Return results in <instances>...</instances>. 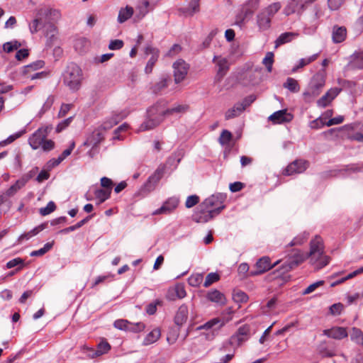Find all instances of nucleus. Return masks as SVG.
<instances>
[{"mask_svg": "<svg viewBox=\"0 0 363 363\" xmlns=\"http://www.w3.org/2000/svg\"><path fill=\"white\" fill-rule=\"evenodd\" d=\"M186 295L184 285L183 284H177L174 287L168 290L166 297L169 301H174L177 298H183Z\"/></svg>", "mask_w": 363, "mask_h": 363, "instance_id": "nucleus-17", "label": "nucleus"}, {"mask_svg": "<svg viewBox=\"0 0 363 363\" xmlns=\"http://www.w3.org/2000/svg\"><path fill=\"white\" fill-rule=\"evenodd\" d=\"M51 130L52 128L48 126L38 128L28 139V143L30 147L33 150L39 148Z\"/></svg>", "mask_w": 363, "mask_h": 363, "instance_id": "nucleus-9", "label": "nucleus"}, {"mask_svg": "<svg viewBox=\"0 0 363 363\" xmlns=\"http://www.w3.org/2000/svg\"><path fill=\"white\" fill-rule=\"evenodd\" d=\"M199 2L200 0H191L189 2L188 9L191 12V14L196 13L199 10Z\"/></svg>", "mask_w": 363, "mask_h": 363, "instance_id": "nucleus-63", "label": "nucleus"}, {"mask_svg": "<svg viewBox=\"0 0 363 363\" xmlns=\"http://www.w3.org/2000/svg\"><path fill=\"white\" fill-rule=\"evenodd\" d=\"M128 320H127L118 319L114 322L113 325L116 328H117L118 330L126 331L127 327H128Z\"/></svg>", "mask_w": 363, "mask_h": 363, "instance_id": "nucleus-55", "label": "nucleus"}, {"mask_svg": "<svg viewBox=\"0 0 363 363\" xmlns=\"http://www.w3.org/2000/svg\"><path fill=\"white\" fill-rule=\"evenodd\" d=\"M54 101H55L54 96L52 95L49 96L48 97L47 100L45 101V102L44 103V104L43 105V106L39 112V114L43 115L46 111H48L52 106Z\"/></svg>", "mask_w": 363, "mask_h": 363, "instance_id": "nucleus-49", "label": "nucleus"}, {"mask_svg": "<svg viewBox=\"0 0 363 363\" xmlns=\"http://www.w3.org/2000/svg\"><path fill=\"white\" fill-rule=\"evenodd\" d=\"M233 300L237 303H244L247 302V301L248 300L247 295L242 291H235L233 293Z\"/></svg>", "mask_w": 363, "mask_h": 363, "instance_id": "nucleus-48", "label": "nucleus"}, {"mask_svg": "<svg viewBox=\"0 0 363 363\" xmlns=\"http://www.w3.org/2000/svg\"><path fill=\"white\" fill-rule=\"evenodd\" d=\"M344 0H328V4L330 10L335 11L340 9Z\"/></svg>", "mask_w": 363, "mask_h": 363, "instance_id": "nucleus-60", "label": "nucleus"}, {"mask_svg": "<svg viewBox=\"0 0 363 363\" xmlns=\"http://www.w3.org/2000/svg\"><path fill=\"white\" fill-rule=\"evenodd\" d=\"M280 9L281 4L279 2L269 5L258 14V23H271L273 16Z\"/></svg>", "mask_w": 363, "mask_h": 363, "instance_id": "nucleus-11", "label": "nucleus"}, {"mask_svg": "<svg viewBox=\"0 0 363 363\" xmlns=\"http://www.w3.org/2000/svg\"><path fill=\"white\" fill-rule=\"evenodd\" d=\"M256 100V96L254 94H251L245 97L242 102H239L240 104H242L244 108V111L245 108L250 106Z\"/></svg>", "mask_w": 363, "mask_h": 363, "instance_id": "nucleus-61", "label": "nucleus"}, {"mask_svg": "<svg viewBox=\"0 0 363 363\" xmlns=\"http://www.w3.org/2000/svg\"><path fill=\"white\" fill-rule=\"evenodd\" d=\"M309 162L304 160H296L290 163L284 170V174L289 176L294 174H300L307 169Z\"/></svg>", "mask_w": 363, "mask_h": 363, "instance_id": "nucleus-12", "label": "nucleus"}, {"mask_svg": "<svg viewBox=\"0 0 363 363\" xmlns=\"http://www.w3.org/2000/svg\"><path fill=\"white\" fill-rule=\"evenodd\" d=\"M146 115L148 116V117L160 118L163 121L164 117L167 116L164 104L162 101L157 102L147 108Z\"/></svg>", "mask_w": 363, "mask_h": 363, "instance_id": "nucleus-16", "label": "nucleus"}, {"mask_svg": "<svg viewBox=\"0 0 363 363\" xmlns=\"http://www.w3.org/2000/svg\"><path fill=\"white\" fill-rule=\"evenodd\" d=\"M250 333V327L249 325H243L240 326L236 333L231 336L229 342L226 344L233 345L235 342L238 343V345H240L243 342L247 340Z\"/></svg>", "mask_w": 363, "mask_h": 363, "instance_id": "nucleus-13", "label": "nucleus"}, {"mask_svg": "<svg viewBox=\"0 0 363 363\" xmlns=\"http://www.w3.org/2000/svg\"><path fill=\"white\" fill-rule=\"evenodd\" d=\"M298 33L295 32H286L281 33L275 40V48L281 45L291 42L293 39L298 36Z\"/></svg>", "mask_w": 363, "mask_h": 363, "instance_id": "nucleus-24", "label": "nucleus"}, {"mask_svg": "<svg viewBox=\"0 0 363 363\" xmlns=\"http://www.w3.org/2000/svg\"><path fill=\"white\" fill-rule=\"evenodd\" d=\"M158 57H159L157 56H151L145 68V72L146 74H150L152 72V69L156 62L157 61Z\"/></svg>", "mask_w": 363, "mask_h": 363, "instance_id": "nucleus-54", "label": "nucleus"}, {"mask_svg": "<svg viewBox=\"0 0 363 363\" xmlns=\"http://www.w3.org/2000/svg\"><path fill=\"white\" fill-rule=\"evenodd\" d=\"M26 184L24 181L20 178L18 179L14 184H13L9 189L6 191V195L7 196H13L19 189L23 187Z\"/></svg>", "mask_w": 363, "mask_h": 363, "instance_id": "nucleus-34", "label": "nucleus"}, {"mask_svg": "<svg viewBox=\"0 0 363 363\" xmlns=\"http://www.w3.org/2000/svg\"><path fill=\"white\" fill-rule=\"evenodd\" d=\"M165 172V166L160 165L154 173L149 177L147 182L141 186L140 193L146 195L152 191L160 180L163 177Z\"/></svg>", "mask_w": 363, "mask_h": 363, "instance_id": "nucleus-5", "label": "nucleus"}, {"mask_svg": "<svg viewBox=\"0 0 363 363\" xmlns=\"http://www.w3.org/2000/svg\"><path fill=\"white\" fill-rule=\"evenodd\" d=\"M343 305L340 303H334L330 307V313L334 315H340L343 310Z\"/></svg>", "mask_w": 363, "mask_h": 363, "instance_id": "nucleus-58", "label": "nucleus"}, {"mask_svg": "<svg viewBox=\"0 0 363 363\" xmlns=\"http://www.w3.org/2000/svg\"><path fill=\"white\" fill-rule=\"evenodd\" d=\"M217 60V66L218 67V69L217 72V74L216 75V79L218 82H220L223 77L226 74L228 70L229 69V65L228 61L226 58L220 57L218 58L217 57H214L213 61L216 62V60Z\"/></svg>", "mask_w": 363, "mask_h": 363, "instance_id": "nucleus-19", "label": "nucleus"}, {"mask_svg": "<svg viewBox=\"0 0 363 363\" xmlns=\"http://www.w3.org/2000/svg\"><path fill=\"white\" fill-rule=\"evenodd\" d=\"M325 126V121L321 117H319L310 123V127L312 129H319Z\"/></svg>", "mask_w": 363, "mask_h": 363, "instance_id": "nucleus-59", "label": "nucleus"}, {"mask_svg": "<svg viewBox=\"0 0 363 363\" xmlns=\"http://www.w3.org/2000/svg\"><path fill=\"white\" fill-rule=\"evenodd\" d=\"M323 335L333 339L341 340L347 336V332L345 328L333 327L323 330Z\"/></svg>", "mask_w": 363, "mask_h": 363, "instance_id": "nucleus-20", "label": "nucleus"}, {"mask_svg": "<svg viewBox=\"0 0 363 363\" xmlns=\"http://www.w3.org/2000/svg\"><path fill=\"white\" fill-rule=\"evenodd\" d=\"M118 123V116L113 117L104 121L100 126L104 130L111 129Z\"/></svg>", "mask_w": 363, "mask_h": 363, "instance_id": "nucleus-47", "label": "nucleus"}, {"mask_svg": "<svg viewBox=\"0 0 363 363\" xmlns=\"http://www.w3.org/2000/svg\"><path fill=\"white\" fill-rule=\"evenodd\" d=\"M203 281V276L201 274H192L189 279L188 282L192 286H199Z\"/></svg>", "mask_w": 363, "mask_h": 363, "instance_id": "nucleus-45", "label": "nucleus"}, {"mask_svg": "<svg viewBox=\"0 0 363 363\" xmlns=\"http://www.w3.org/2000/svg\"><path fill=\"white\" fill-rule=\"evenodd\" d=\"M220 322V320L218 318H213L210 320L209 321L206 322L203 325L199 326L197 329L198 330H209L212 329L215 325H218Z\"/></svg>", "mask_w": 363, "mask_h": 363, "instance_id": "nucleus-50", "label": "nucleus"}, {"mask_svg": "<svg viewBox=\"0 0 363 363\" xmlns=\"http://www.w3.org/2000/svg\"><path fill=\"white\" fill-rule=\"evenodd\" d=\"M244 111L243 106L236 103L233 108L228 109L225 113V120H230L240 116Z\"/></svg>", "mask_w": 363, "mask_h": 363, "instance_id": "nucleus-26", "label": "nucleus"}, {"mask_svg": "<svg viewBox=\"0 0 363 363\" xmlns=\"http://www.w3.org/2000/svg\"><path fill=\"white\" fill-rule=\"evenodd\" d=\"M145 328V325L144 323L141 322H138L136 323H133L128 321L127 330L129 332H133V333H139L142 330H143Z\"/></svg>", "mask_w": 363, "mask_h": 363, "instance_id": "nucleus-41", "label": "nucleus"}, {"mask_svg": "<svg viewBox=\"0 0 363 363\" xmlns=\"http://www.w3.org/2000/svg\"><path fill=\"white\" fill-rule=\"evenodd\" d=\"M283 86L294 93H296L300 90L298 82L291 77L287 78L286 82L284 83Z\"/></svg>", "mask_w": 363, "mask_h": 363, "instance_id": "nucleus-35", "label": "nucleus"}, {"mask_svg": "<svg viewBox=\"0 0 363 363\" xmlns=\"http://www.w3.org/2000/svg\"><path fill=\"white\" fill-rule=\"evenodd\" d=\"M325 82L324 71L318 72L313 75L307 89L303 93L304 100L306 102H311L317 97L320 94L321 89L325 85Z\"/></svg>", "mask_w": 363, "mask_h": 363, "instance_id": "nucleus-3", "label": "nucleus"}, {"mask_svg": "<svg viewBox=\"0 0 363 363\" xmlns=\"http://www.w3.org/2000/svg\"><path fill=\"white\" fill-rule=\"evenodd\" d=\"M56 205L53 201H49L45 207L40 208L39 212L42 216H47L55 211Z\"/></svg>", "mask_w": 363, "mask_h": 363, "instance_id": "nucleus-43", "label": "nucleus"}, {"mask_svg": "<svg viewBox=\"0 0 363 363\" xmlns=\"http://www.w3.org/2000/svg\"><path fill=\"white\" fill-rule=\"evenodd\" d=\"M45 65V62L43 60H37L28 65H26L23 67V73L24 74H28L30 70H36L43 67Z\"/></svg>", "mask_w": 363, "mask_h": 363, "instance_id": "nucleus-38", "label": "nucleus"}, {"mask_svg": "<svg viewBox=\"0 0 363 363\" xmlns=\"http://www.w3.org/2000/svg\"><path fill=\"white\" fill-rule=\"evenodd\" d=\"M60 11L47 7H43L38 10L36 16L33 23H52L58 21L60 18Z\"/></svg>", "mask_w": 363, "mask_h": 363, "instance_id": "nucleus-6", "label": "nucleus"}, {"mask_svg": "<svg viewBox=\"0 0 363 363\" xmlns=\"http://www.w3.org/2000/svg\"><path fill=\"white\" fill-rule=\"evenodd\" d=\"M82 71L74 63L69 64L63 74V82L72 91H78L82 85Z\"/></svg>", "mask_w": 363, "mask_h": 363, "instance_id": "nucleus-2", "label": "nucleus"}, {"mask_svg": "<svg viewBox=\"0 0 363 363\" xmlns=\"http://www.w3.org/2000/svg\"><path fill=\"white\" fill-rule=\"evenodd\" d=\"M330 102L331 100L329 99L328 94H325L321 98H320L317 101V105L319 107L324 108L327 106Z\"/></svg>", "mask_w": 363, "mask_h": 363, "instance_id": "nucleus-64", "label": "nucleus"}, {"mask_svg": "<svg viewBox=\"0 0 363 363\" xmlns=\"http://www.w3.org/2000/svg\"><path fill=\"white\" fill-rule=\"evenodd\" d=\"M188 106L186 105H177L175 107L171 108H166V115H172L174 113H179L184 112L187 110Z\"/></svg>", "mask_w": 363, "mask_h": 363, "instance_id": "nucleus-46", "label": "nucleus"}, {"mask_svg": "<svg viewBox=\"0 0 363 363\" xmlns=\"http://www.w3.org/2000/svg\"><path fill=\"white\" fill-rule=\"evenodd\" d=\"M169 81L170 78L169 77H162L159 82L155 83L150 87L152 92L155 94H159L161 91L168 86Z\"/></svg>", "mask_w": 363, "mask_h": 363, "instance_id": "nucleus-27", "label": "nucleus"}, {"mask_svg": "<svg viewBox=\"0 0 363 363\" xmlns=\"http://www.w3.org/2000/svg\"><path fill=\"white\" fill-rule=\"evenodd\" d=\"M345 172H363V164L359 165V164H350L347 165L345 168L344 169Z\"/></svg>", "mask_w": 363, "mask_h": 363, "instance_id": "nucleus-62", "label": "nucleus"}, {"mask_svg": "<svg viewBox=\"0 0 363 363\" xmlns=\"http://www.w3.org/2000/svg\"><path fill=\"white\" fill-rule=\"evenodd\" d=\"M279 260L275 262L273 264H271V259L269 257L264 256L259 258L255 264V270H251L249 275L251 277L262 274L269 269L274 268L279 263Z\"/></svg>", "mask_w": 363, "mask_h": 363, "instance_id": "nucleus-8", "label": "nucleus"}, {"mask_svg": "<svg viewBox=\"0 0 363 363\" xmlns=\"http://www.w3.org/2000/svg\"><path fill=\"white\" fill-rule=\"evenodd\" d=\"M179 203V199L176 197H170L167 200H166L162 206L158 209L155 210L152 215H159V214H170L174 210L177 208Z\"/></svg>", "mask_w": 363, "mask_h": 363, "instance_id": "nucleus-14", "label": "nucleus"}, {"mask_svg": "<svg viewBox=\"0 0 363 363\" xmlns=\"http://www.w3.org/2000/svg\"><path fill=\"white\" fill-rule=\"evenodd\" d=\"M160 337V330L158 328H155L150 332L143 340L144 345H149L155 342Z\"/></svg>", "mask_w": 363, "mask_h": 363, "instance_id": "nucleus-30", "label": "nucleus"}, {"mask_svg": "<svg viewBox=\"0 0 363 363\" xmlns=\"http://www.w3.org/2000/svg\"><path fill=\"white\" fill-rule=\"evenodd\" d=\"M133 14V9L131 6H126L125 8L121 9L119 11L118 20L120 23H123L124 21L128 20Z\"/></svg>", "mask_w": 363, "mask_h": 363, "instance_id": "nucleus-31", "label": "nucleus"}, {"mask_svg": "<svg viewBox=\"0 0 363 363\" xmlns=\"http://www.w3.org/2000/svg\"><path fill=\"white\" fill-rule=\"evenodd\" d=\"M111 189H98L95 190L94 195L99 200L98 204L104 203L111 196Z\"/></svg>", "mask_w": 363, "mask_h": 363, "instance_id": "nucleus-33", "label": "nucleus"}, {"mask_svg": "<svg viewBox=\"0 0 363 363\" xmlns=\"http://www.w3.org/2000/svg\"><path fill=\"white\" fill-rule=\"evenodd\" d=\"M274 53L272 52H267L264 58L262 60V64L266 67L268 72H272L274 63Z\"/></svg>", "mask_w": 363, "mask_h": 363, "instance_id": "nucleus-37", "label": "nucleus"}, {"mask_svg": "<svg viewBox=\"0 0 363 363\" xmlns=\"http://www.w3.org/2000/svg\"><path fill=\"white\" fill-rule=\"evenodd\" d=\"M157 4V0H145L141 5L138 6L137 9L138 10V16L140 17H144L148 12L149 9H152L154 6Z\"/></svg>", "mask_w": 363, "mask_h": 363, "instance_id": "nucleus-28", "label": "nucleus"}, {"mask_svg": "<svg viewBox=\"0 0 363 363\" xmlns=\"http://www.w3.org/2000/svg\"><path fill=\"white\" fill-rule=\"evenodd\" d=\"M318 352L323 357H333L335 352L332 350H328L327 342L325 341L322 342L318 346Z\"/></svg>", "mask_w": 363, "mask_h": 363, "instance_id": "nucleus-42", "label": "nucleus"}, {"mask_svg": "<svg viewBox=\"0 0 363 363\" xmlns=\"http://www.w3.org/2000/svg\"><path fill=\"white\" fill-rule=\"evenodd\" d=\"M189 314L188 307L186 304H182L178 309L175 316L174 323L178 326L183 325L187 320Z\"/></svg>", "mask_w": 363, "mask_h": 363, "instance_id": "nucleus-22", "label": "nucleus"}, {"mask_svg": "<svg viewBox=\"0 0 363 363\" xmlns=\"http://www.w3.org/2000/svg\"><path fill=\"white\" fill-rule=\"evenodd\" d=\"M259 0H249L237 14L235 23H243L249 21L254 11L258 8Z\"/></svg>", "mask_w": 363, "mask_h": 363, "instance_id": "nucleus-7", "label": "nucleus"}, {"mask_svg": "<svg viewBox=\"0 0 363 363\" xmlns=\"http://www.w3.org/2000/svg\"><path fill=\"white\" fill-rule=\"evenodd\" d=\"M324 284V281H318L311 285H309L304 291L302 292V295H307L312 292H313L318 287L323 286Z\"/></svg>", "mask_w": 363, "mask_h": 363, "instance_id": "nucleus-51", "label": "nucleus"}, {"mask_svg": "<svg viewBox=\"0 0 363 363\" xmlns=\"http://www.w3.org/2000/svg\"><path fill=\"white\" fill-rule=\"evenodd\" d=\"M323 244L320 237L315 236V238L311 241L310 252L307 256H305L300 250L294 249L286 260L284 264L281 266L282 272H287L302 263L305 259L310 256L311 260H317L321 255H323Z\"/></svg>", "mask_w": 363, "mask_h": 363, "instance_id": "nucleus-1", "label": "nucleus"}, {"mask_svg": "<svg viewBox=\"0 0 363 363\" xmlns=\"http://www.w3.org/2000/svg\"><path fill=\"white\" fill-rule=\"evenodd\" d=\"M201 213L202 215H201L196 220V222H202V223H206L211 219H212L214 216V214H216L214 212L211 211V210L207 211H201L200 208Z\"/></svg>", "mask_w": 363, "mask_h": 363, "instance_id": "nucleus-39", "label": "nucleus"}, {"mask_svg": "<svg viewBox=\"0 0 363 363\" xmlns=\"http://www.w3.org/2000/svg\"><path fill=\"white\" fill-rule=\"evenodd\" d=\"M232 136V133L230 131L223 130L220 133L218 141L222 145H227L231 140Z\"/></svg>", "mask_w": 363, "mask_h": 363, "instance_id": "nucleus-44", "label": "nucleus"}, {"mask_svg": "<svg viewBox=\"0 0 363 363\" xmlns=\"http://www.w3.org/2000/svg\"><path fill=\"white\" fill-rule=\"evenodd\" d=\"M219 279H220V275L218 273H216V272L209 273L206 277V280L203 283V286L208 287L214 282L218 281Z\"/></svg>", "mask_w": 363, "mask_h": 363, "instance_id": "nucleus-40", "label": "nucleus"}, {"mask_svg": "<svg viewBox=\"0 0 363 363\" xmlns=\"http://www.w3.org/2000/svg\"><path fill=\"white\" fill-rule=\"evenodd\" d=\"M24 266H25L24 259H23L21 257H16V258H14L11 260L9 261L6 265L7 269H11L13 267H17L16 271H20L21 269H22L24 267Z\"/></svg>", "mask_w": 363, "mask_h": 363, "instance_id": "nucleus-36", "label": "nucleus"}, {"mask_svg": "<svg viewBox=\"0 0 363 363\" xmlns=\"http://www.w3.org/2000/svg\"><path fill=\"white\" fill-rule=\"evenodd\" d=\"M47 226H48V223H43L39 225L38 226L34 228L33 229H32L29 232H27V233H25L22 234L19 237L18 240H28L31 237L38 235L40 231H42L44 229H45L47 228Z\"/></svg>", "mask_w": 363, "mask_h": 363, "instance_id": "nucleus-29", "label": "nucleus"}, {"mask_svg": "<svg viewBox=\"0 0 363 363\" xmlns=\"http://www.w3.org/2000/svg\"><path fill=\"white\" fill-rule=\"evenodd\" d=\"M38 172V167H35L31 170H30L28 173L23 174L21 178L24 181L26 184L30 179H32Z\"/></svg>", "mask_w": 363, "mask_h": 363, "instance_id": "nucleus-57", "label": "nucleus"}, {"mask_svg": "<svg viewBox=\"0 0 363 363\" xmlns=\"http://www.w3.org/2000/svg\"><path fill=\"white\" fill-rule=\"evenodd\" d=\"M104 130L101 127L94 130L84 143L85 146H99V144L104 140Z\"/></svg>", "mask_w": 363, "mask_h": 363, "instance_id": "nucleus-18", "label": "nucleus"}, {"mask_svg": "<svg viewBox=\"0 0 363 363\" xmlns=\"http://www.w3.org/2000/svg\"><path fill=\"white\" fill-rule=\"evenodd\" d=\"M268 119L274 124L289 123L292 121L293 115L289 113L286 109H282L270 115Z\"/></svg>", "mask_w": 363, "mask_h": 363, "instance_id": "nucleus-15", "label": "nucleus"}, {"mask_svg": "<svg viewBox=\"0 0 363 363\" xmlns=\"http://www.w3.org/2000/svg\"><path fill=\"white\" fill-rule=\"evenodd\" d=\"M227 198L226 194L218 193L213 194L208 198L206 199L199 206L201 211L210 210V208H213L211 211L216 214H219L222 210L225 208L223 205L224 201Z\"/></svg>", "mask_w": 363, "mask_h": 363, "instance_id": "nucleus-4", "label": "nucleus"}, {"mask_svg": "<svg viewBox=\"0 0 363 363\" xmlns=\"http://www.w3.org/2000/svg\"><path fill=\"white\" fill-rule=\"evenodd\" d=\"M111 350V345L106 341H101L97 345V349L94 353L91 355V357L101 356L104 354L107 353Z\"/></svg>", "mask_w": 363, "mask_h": 363, "instance_id": "nucleus-32", "label": "nucleus"}, {"mask_svg": "<svg viewBox=\"0 0 363 363\" xmlns=\"http://www.w3.org/2000/svg\"><path fill=\"white\" fill-rule=\"evenodd\" d=\"M162 121L160 118L148 117L146 115V118L141 123L139 127V131H146L154 129L157 126H158Z\"/></svg>", "mask_w": 363, "mask_h": 363, "instance_id": "nucleus-23", "label": "nucleus"}, {"mask_svg": "<svg viewBox=\"0 0 363 363\" xmlns=\"http://www.w3.org/2000/svg\"><path fill=\"white\" fill-rule=\"evenodd\" d=\"M207 298L220 305H224L226 301L224 294L216 289L209 291L207 294Z\"/></svg>", "mask_w": 363, "mask_h": 363, "instance_id": "nucleus-25", "label": "nucleus"}, {"mask_svg": "<svg viewBox=\"0 0 363 363\" xmlns=\"http://www.w3.org/2000/svg\"><path fill=\"white\" fill-rule=\"evenodd\" d=\"M182 50V47L179 44H174L168 52L165 54V57H172L179 54Z\"/></svg>", "mask_w": 363, "mask_h": 363, "instance_id": "nucleus-53", "label": "nucleus"}, {"mask_svg": "<svg viewBox=\"0 0 363 363\" xmlns=\"http://www.w3.org/2000/svg\"><path fill=\"white\" fill-rule=\"evenodd\" d=\"M347 37V29L345 26H333L332 30V39L334 43H340L343 42Z\"/></svg>", "mask_w": 363, "mask_h": 363, "instance_id": "nucleus-21", "label": "nucleus"}, {"mask_svg": "<svg viewBox=\"0 0 363 363\" xmlns=\"http://www.w3.org/2000/svg\"><path fill=\"white\" fill-rule=\"evenodd\" d=\"M172 67L174 82L179 84L184 81L189 69V65L184 60L179 59L173 63Z\"/></svg>", "mask_w": 363, "mask_h": 363, "instance_id": "nucleus-10", "label": "nucleus"}, {"mask_svg": "<svg viewBox=\"0 0 363 363\" xmlns=\"http://www.w3.org/2000/svg\"><path fill=\"white\" fill-rule=\"evenodd\" d=\"M199 202V197L197 195H191L187 197L185 206L187 208H192Z\"/></svg>", "mask_w": 363, "mask_h": 363, "instance_id": "nucleus-52", "label": "nucleus"}, {"mask_svg": "<svg viewBox=\"0 0 363 363\" xmlns=\"http://www.w3.org/2000/svg\"><path fill=\"white\" fill-rule=\"evenodd\" d=\"M123 45H124L123 41L121 40H118V39L113 40H111V42L108 45V48L112 50H120L121 48H123Z\"/></svg>", "mask_w": 363, "mask_h": 363, "instance_id": "nucleus-56", "label": "nucleus"}]
</instances>
